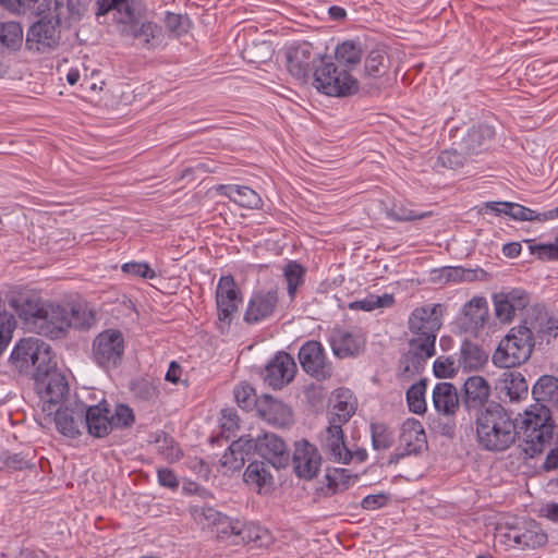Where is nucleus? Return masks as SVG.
Instances as JSON below:
<instances>
[{
	"instance_id": "e2e57ef3",
	"label": "nucleus",
	"mask_w": 558,
	"mask_h": 558,
	"mask_svg": "<svg viewBox=\"0 0 558 558\" xmlns=\"http://www.w3.org/2000/svg\"><path fill=\"white\" fill-rule=\"evenodd\" d=\"M463 163L464 157L462 153H459L454 149L444 150L437 158V166L445 169L456 170L462 167Z\"/></svg>"
},
{
	"instance_id": "ddd939ff",
	"label": "nucleus",
	"mask_w": 558,
	"mask_h": 558,
	"mask_svg": "<svg viewBox=\"0 0 558 558\" xmlns=\"http://www.w3.org/2000/svg\"><path fill=\"white\" fill-rule=\"evenodd\" d=\"M253 452H257L266 463L275 469H284L290 462V452L286 442L272 433H265L256 439L251 437Z\"/></svg>"
},
{
	"instance_id": "423d86ee",
	"label": "nucleus",
	"mask_w": 558,
	"mask_h": 558,
	"mask_svg": "<svg viewBox=\"0 0 558 558\" xmlns=\"http://www.w3.org/2000/svg\"><path fill=\"white\" fill-rule=\"evenodd\" d=\"M60 9H53L34 23L26 36V47L37 52H48L59 46L60 32Z\"/></svg>"
},
{
	"instance_id": "6e6d98bb",
	"label": "nucleus",
	"mask_w": 558,
	"mask_h": 558,
	"mask_svg": "<svg viewBox=\"0 0 558 558\" xmlns=\"http://www.w3.org/2000/svg\"><path fill=\"white\" fill-rule=\"evenodd\" d=\"M386 215L388 218H390L395 221L405 222V221L423 219V218L429 216L430 213L429 211L417 213L411 208H408L407 206H404L402 204H399V205L393 204V206L391 208L387 209Z\"/></svg>"
},
{
	"instance_id": "1a4fd4ad",
	"label": "nucleus",
	"mask_w": 558,
	"mask_h": 558,
	"mask_svg": "<svg viewBox=\"0 0 558 558\" xmlns=\"http://www.w3.org/2000/svg\"><path fill=\"white\" fill-rule=\"evenodd\" d=\"M35 389L43 401V411L52 414L54 407L69 393V384L64 375L54 368L35 376Z\"/></svg>"
},
{
	"instance_id": "37998d69",
	"label": "nucleus",
	"mask_w": 558,
	"mask_h": 558,
	"mask_svg": "<svg viewBox=\"0 0 558 558\" xmlns=\"http://www.w3.org/2000/svg\"><path fill=\"white\" fill-rule=\"evenodd\" d=\"M425 391V379L418 380L407 390V401L411 412L415 414H423L426 412Z\"/></svg>"
},
{
	"instance_id": "393cba45",
	"label": "nucleus",
	"mask_w": 558,
	"mask_h": 558,
	"mask_svg": "<svg viewBox=\"0 0 558 558\" xmlns=\"http://www.w3.org/2000/svg\"><path fill=\"white\" fill-rule=\"evenodd\" d=\"M435 354V344L422 342L420 339L409 340V351L400 359L403 375H414L423 371L426 361Z\"/></svg>"
},
{
	"instance_id": "b1692460",
	"label": "nucleus",
	"mask_w": 558,
	"mask_h": 558,
	"mask_svg": "<svg viewBox=\"0 0 558 558\" xmlns=\"http://www.w3.org/2000/svg\"><path fill=\"white\" fill-rule=\"evenodd\" d=\"M110 415V404L106 400L95 405L84 403V425L88 434L94 437L102 438L113 430Z\"/></svg>"
},
{
	"instance_id": "5701e85b",
	"label": "nucleus",
	"mask_w": 558,
	"mask_h": 558,
	"mask_svg": "<svg viewBox=\"0 0 558 558\" xmlns=\"http://www.w3.org/2000/svg\"><path fill=\"white\" fill-rule=\"evenodd\" d=\"M278 300L277 290L255 292L247 303L244 322L253 325L269 318L277 307Z\"/></svg>"
},
{
	"instance_id": "39448f33",
	"label": "nucleus",
	"mask_w": 558,
	"mask_h": 558,
	"mask_svg": "<svg viewBox=\"0 0 558 558\" xmlns=\"http://www.w3.org/2000/svg\"><path fill=\"white\" fill-rule=\"evenodd\" d=\"M534 345L527 325L520 324L501 339L493 354V363L500 368L520 366L531 357Z\"/></svg>"
},
{
	"instance_id": "603ef678",
	"label": "nucleus",
	"mask_w": 558,
	"mask_h": 558,
	"mask_svg": "<svg viewBox=\"0 0 558 558\" xmlns=\"http://www.w3.org/2000/svg\"><path fill=\"white\" fill-rule=\"evenodd\" d=\"M134 396L146 402H154L159 397V389L153 380L141 378L132 383L131 386Z\"/></svg>"
},
{
	"instance_id": "f3484780",
	"label": "nucleus",
	"mask_w": 558,
	"mask_h": 558,
	"mask_svg": "<svg viewBox=\"0 0 558 558\" xmlns=\"http://www.w3.org/2000/svg\"><path fill=\"white\" fill-rule=\"evenodd\" d=\"M322 454L316 446L305 439L295 442L292 462L300 478H314L322 466Z\"/></svg>"
},
{
	"instance_id": "a18cd8bd",
	"label": "nucleus",
	"mask_w": 558,
	"mask_h": 558,
	"mask_svg": "<svg viewBox=\"0 0 558 558\" xmlns=\"http://www.w3.org/2000/svg\"><path fill=\"white\" fill-rule=\"evenodd\" d=\"M116 10L118 12L117 22L122 23V20L130 19L132 4L128 0H98L97 1V15H105L109 11Z\"/></svg>"
},
{
	"instance_id": "7c9ffc66",
	"label": "nucleus",
	"mask_w": 558,
	"mask_h": 558,
	"mask_svg": "<svg viewBox=\"0 0 558 558\" xmlns=\"http://www.w3.org/2000/svg\"><path fill=\"white\" fill-rule=\"evenodd\" d=\"M435 410L444 415H454L459 409L460 398L457 388L451 383H438L433 389Z\"/></svg>"
},
{
	"instance_id": "aec40b11",
	"label": "nucleus",
	"mask_w": 558,
	"mask_h": 558,
	"mask_svg": "<svg viewBox=\"0 0 558 558\" xmlns=\"http://www.w3.org/2000/svg\"><path fill=\"white\" fill-rule=\"evenodd\" d=\"M8 303L27 328L33 319L40 314L46 302L31 291L14 289L8 296Z\"/></svg>"
},
{
	"instance_id": "de8ad7c7",
	"label": "nucleus",
	"mask_w": 558,
	"mask_h": 558,
	"mask_svg": "<svg viewBox=\"0 0 558 558\" xmlns=\"http://www.w3.org/2000/svg\"><path fill=\"white\" fill-rule=\"evenodd\" d=\"M325 477L327 481L325 495L331 496L348 488L351 475L345 469H333L328 470Z\"/></svg>"
},
{
	"instance_id": "f8f14e48",
	"label": "nucleus",
	"mask_w": 558,
	"mask_h": 558,
	"mask_svg": "<svg viewBox=\"0 0 558 558\" xmlns=\"http://www.w3.org/2000/svg\"><path fill=\"white\" fill-rule=\"evenodd\" d=\"M427 446L426 434L422 423L416 418H408L401 425L399 446L389 456L388 464H397L410 454H416Z\"/></svg>"
},
{
	"instance_id": "6e6552de",
	"label": "nucleus",
	"mask_w": 558,
	"mask_h": 558,
	"mask_svg": "<svg viewBox=\"0 0 558 558\" xmlns=\"http://www.w3.org/2000/svg\"><path fill=\"white\" fill-rule=\"evenodd\" d=\"M445 308L441 304H426L413 310L408 319V328L422 342L435 344L441 328Z\"/></svg>"
},
{
	"instance_id": "0eeeda50",
	"label": "nucleus",
	"mask_w": 558,
	"mask_h": 558,
	"mask_svg": "<svg viewBox=\"0 0 558 558\" xmlns=\"http://www.w3.org/2000/svg\"><path fill=\"white\" fill-rule=\"evenodd\" d=\"M125 341L118 329H106L93 341V359L104 369L117 368L123 360Z\"/></svg>"
},
{
	"instance_id": "cd10ccee",
	"label": "nucleus",
	"mask_w": 558,
	"mask_h": 558,
	"mask_svg": "<svg viewBox=\"0 0 558 558\" xmlns=\"http://www.w3.org/2000/svg\"><path fill=\"white\" fill-rule=\"evenodd\" d=\"M522 325H527L534 342L541 339L548 343L550 338H556L558 335V320L549 316L546 311H538L534 317L525 318Z\"/></svg>"
},
{
	"instance_id": "6ab92c4d",
	"label": "nucleus",
	"mask_w": 558,
	"mask_h": 558,
	"mask_svg": "<svg viewBox=\"0 0 558 558\" xmlns=\"http://www.w3.org/2000/svg\"><path fill=\"white\" fill-rule=\"evenodd\" d=\"M318 439L322 450L329 460L343 464L350 462V449L345 446L342 426L329 423V425L320 432Z\"/></svg>"
},
{
	"instance_id": "4d7b16f0",
	"label": "nucleus",
	"mask_w": 558,
	"mask_h": 558,
	"mask_svg": "<svg viewBox=\"0 0 558 558\" xmlns=\"http://www.w3.org/2000/svg\"><path fill=\"white\" fill-rule=\"evenodd\" d=\"M433 368L436 377L451 378L461 367L458 366V359L441 355L435 360Z\"/></svg>"
},
{
	"instance_id": "2f4dec72",
	"label": "nucleus",
	"mask_w": 558,
	"mask_h": 558,
	"mask_svg": "<svg viewBox=\"0 0 558 558\" xmlns=\"http://www.w3.org/2000/svg\"><path fill=\"white\" fill-rule=\"evenodd\" d=\"M257 410L264 420L274 425L286 426L293 421L291 409L270 396L264 397V400L258 403Z\"/></svg>"
},
{
	"instance_id": "e433bc0d",
	"label": "nucleus",
	"mask_w": 558,
	"mask_h": 558,
	"mask_svg": "<svg viewBox=\"0 0 558 558\" xmlns=\"http://www.w3.org/2000/svg\"><path fill=\"white\" fill-rule=\"evenodd\" d=\"M532 395L535 403H547L555 408L558 402V378L551 375L541 376L533 386Z\"/></svg>"
},
{
	"instance_id": "412c9836",
	"label": "nucleus",
	"mask_w": 558,
	"mask_h": 558,
	"mask_svg": "<svg viewBox=\"0 0 558 558\" xmlns=\"http://www.w3.org/2000/svg\"><path fill=\"white\" fill-rule=\"evenodd\" d=\"M296 372L294 359L286 352H278L266 366L265 381L274 389H280L293 380Z\"/></svg>"
},
{
	"instance_id": "9d476101",
	"label": "nucleus",
	"mask_w": 558,
	"mask_h": 558,
	"mask_svg": "<svg viewBox=\"0 0 558 558\" xmlns=\"http://www.w3.org/2000/svg\"><path fill=\"white\" fill-rule=\"evenodd\" d=\"M71 326L70 314L61 305L45 303L28 330L51 339L61 338Z\"/></svg>"
},
{
	"instance_id": "58836bf2",
	"label": "nucleus",
	"mask_w": 558,
	"mask_h": 558,
	"mask_svg": "<svg viewBox=\"0 0 558 558\" xmlns=\"http://www.w3.org/2000/svg\"><path fill=\"white\" fill-rule=\"evenodd\" d=\"M494 134V130L488 125L473 126L463 137L461 148L468 155L477 154L486 142L493 140Z\"/></svg>"
},
{
	"instance_id": "473e14b6",
	"label": "nucleus",
	"mask_w": 558,
	"mask_h": 558,
	"mask_svg": "<svg viewBox=\"0 0 558 558\" xmlns=\"http://www.w3.org/2000/svg\"><path fill=\"white\" fill-rule=\"evenodd\" d=\"M0 4L13 13L37 16L62 7L58 0H0Z\"/></svg>"
},
{
	"instance_id": "c756f323",
	"label": "nucleus",
	"mask_w": 558,
	"mask_h": 558,
	"mask_svg": "<svg viewBox=\"0 0 558 558\" xmlns=\"http://www.w3.org/2000/svg\"><path fill=\"white\" fill-rule=\"evenodd\" d=\"M252 453L251 436H241L239 439L231 442L228 450L221 457L220 462L228 471L234 472L244 465L245 460L248 459Z\"/></svg>"
},
{
	"instance_id": "680f3d73",
	"label": "nucleus",
	"mask_w": 558,
	"mask_h": 558,
	"mask_svg": "<svg viewBox=\"0 0 558 558\" xmlns=\"http://www.w3.org/2000/svg\"><path fill=\"white\" fill-rule=\"evenodd\" d=\"M233 393L238 405L244 410L250 409L256 402L254 389L248 384L236 385Z\"/></svg>"
},
{
	"instance_id": "09e8293b",
	"label": "nucleus",
	"mask_w": 558,
	"mask_h": 558,
	"mask_svg": "<svg viewBox=\"0 0 558 558\" xmlns=\"http://www.w3.org/2000/svg\"><path fill=\"white\" fill-rule=\"evenodd\" d=\"M165 27L171 37L179 38L189 32L191 20L187 15L167 12Z\"/></svg>"
},
{
	"instance_id": "5fc2aeb1",
	"label": "nucleus",
	"mask_w": 558,
	"mask_h": 558,
	"mask_svg": "<svg viewBox=\"0 0 558 558\" xmlns=\"http://www.w3.org/2000/svg\"><path fill=\"white\" fill-rule=\"evenodd\" d=\"M531 254L536 255L542 260L558 259V239L553 243H535L534 240H526Z\"/></svg>"
},
{
	"instance_id": "f704fd0d",
	"label": "nucleus",
	"mask_w": 558,
	"mask_h": 558,
	"mask_svg": "<svg viewBox=\"0 0 558 558\" xmlns=\"http://www.w3.org/2000/svg\"><path fill=\"white\" fill-rule=\"evenodd\" d=\"M509 542L520 546L521 548L535 549L547 543V534L544 533L536 524L521 530H511L506 534Z\"/></svg>"
},
{
	"instance_id": "a19ab883",
	"label": "nucleus",
	"mask_w": 558,
	"mask_h": 558,
	"mask_svg": "<svg viewBox=\"0 0 558 558\" xmlns=\"http://www.w3.org/2000/svg\"><path fill=\"white\" fill-rule=\"evenodd\" d=\"M217 537L226 539L230 535L240 536L242 541L246 538L251 539L252 535L247 531L245 523L240 520H232L227 515L222 514L219 522L215 525Z\"/></svg>"
},
{
	"instance_id": "0e129e2a",
	"label": "nucleus",
	"mask_w": 558,
	"mask_h": 558,
	"mask_svg": "<svg viewBox=\"0 0 558 558\" xmlns=\"http://www.w3.org/2000/svg\"><path fill=\"white\" fill-rule=\"evenodd\" d=\"M478 270L466 269L463 267H448L444 269V276L447 281L461 282L473 281L477 279Z\"/></svg>"
},
{
	"instance_id": "c03bdc74",
	"label": "nucleus",
	"mask_w": 558,
	"mask_h": 558,
	"mask_svg": "<svg viewBox=\"0 0 558 558\" xmlns=\"http://www.w3.org/2000/svg\"><path fill=\"white\" fill-rule=\"evenodd\" d=\"M23 40V29L16 22L0 24V46L16 49Z\"/></svg>"
},
{
	"instance_id": "7ed1b4c3",
	"label": "nucleus",
	"mask_w": 558,
	"mask_h": 558,
	"mask_svg": "<svg viewBox=\"0 0 558 558\" xmlns=\"http://www.w3.org/2000/svg\"><path fill=\"white\" fill-rule=\"evenodd\" d=\"M10 361L20 373L31 374L34 378L57 366L50 345L35 337L17 341L11 352Z\"/></svg>"
},
{
	"instance_id": "864d4df0",
	"label": "nucleus",
	"mask_w": 558,
	"mask_h": 558,
	"mask_svg": "<svg viewBox=\"0 0 558 558\" xmlns=\"http://www.w3.org/2000/svg\"><path fill=\"white\" fill-rule=\"evenodd\" d=\"M112 429L114 428H129L135 422L133 410L124 403L117 404L114 411L110 415Z\"/></svg>"
},
{
	"instance_id": "c85d7f7f",
	"label": "nucleus",
	"mask_w": 558,
	"mask_h": 558,
	"mask_svg": "<svg viewBox=\"0 0 558 558\" xmlns=\"http://www.w3.org/2000/svg\"><path fill=\"white\" fill-rule=\"evenodd\" d=\"M488 318V305L485 298L474 296L464 306L461 324L465 331H476Z\"/></svg>"
},
{
	"instance_id": "4468645a",
	"label": "nucleus",
	"mask_w": 558,
	"mask_h": 558,
	"mask_svg": "<svg viewBox=\"0 0 558 558\" xmlns=\"http://www.w3.org/2000/svg\"><path fill=\"white\" fill-rule=\"evenodd\" d=\"M242 303V293L232 275L222 276L216 289L218 319L230 325L233 315Z\"/></svg>"
},
{
	"instance_id": "8fccbe9b",
	"label": "nucleus",
	"mask_w": 558,
	"mask_h": 558,
	"mask_svg": "<svg viewBox=\"0 0 558 558\" xmlns=\"http://www.w3.org/2000/svg\"><path fill=\"white\" fill-rule=\"evenodd\" d=\"M372 444L375 450H388L393 445V434L383 423L371 424Z\"/></svg>"
},
{
	"instance_id": "2eb2a0df",
	"label": "nucleus",
	"mask_w": 558,
	"mask_h": 558,
	"mask_svg": "<svg viewBox=\"0 0 558 558\" xmlns=\"http://www.w3.org/2000/svg\"><path fill=\"white\" fill-rule=\"evenodd\" d=\"M121 34L138 39L142 47L151 50L157 47L162 35V28L154 22L144 21L134 11H131L130 19L122 20Z\"/></svg>"
},
{
	"instance_id": "20e7f679",
	"label": "nucleus",
	"mask_w": 558,
	"mask_h": 558,
	"mask_svg": "<svg viewBox=\"0 0 558 558\" xmlns=\"http://www.w3.org/2000/svg\"><path fill=\"white\" fill-rule=\"evenodd\" d=\"M314 87L331 97H348L359 92V81L350 71L336 64L330 57H323L313 73Z\"/></svg>"
},
{
	"instance_id": "f03ea898",
	"label": "nucleus",
	"mask_w": 558,
	"mask_h": 558,
	"mask_svg": "<svg viewBox=\"0 0 558 558\" xmlns=\"http://www.w3.org/2000/svg\"><path fill=\"white\" fill-rule=\"evenodd\" d=\"M555 424L547 404L534 403L518 424L519 448L527 458L541 453L553 439Z\"/></svg>"
},
{
	"instance_id": "49530a36",
	"label": "nucleus",
	"mask_w": 558,
	"mask_h": 558,
	"mask_svg": "<svg viewBox=\"0 0 558 558\" xmlns=\"http://www.w3.org/2000/svg\"><path fill=\"white\" fill-rule=\"evenodd\" d=\"M190 513L193 520L202 525L203 529L206 527H215V525L219 522L222 513L216 510L213 507L207 506H192L190 508Z\"/></svg>"
},
{
	"instance_id": "4be33fe9",
	"label": "nucleus",
	"mask_w": 558,
	"mask_h": 558,
	"mask_svg": "<svg viewBox=\"0 0 558 558\" xmlns=\"http://www.w3.org/2000/svg\"><path fill=\"white\" fill-rule=\"evenodd\" d=\"M490 396V386L482 376L469 377L462 387L461 403L466 411H484Z\"/></svg>"
},
{
	"instance_id": "c9c22d12",
	"label": "nucleus",
	"mask_w": 558,
	"mask_h": 558,
	"mask_svg": "<svg viewBox=\"0 0 558 558\" xmlns=\"http://www.w3.org/2000/svg\"><path fill=\"white\" fill-rule=\"evenodd\" d=\"M267 464L265 461H253L243 474L244 482L254 485L258 493L269 490L274 484V477L267 469Z\"/></svg>"
},
{
	"instance_id": "774afa93",
	"label": "nucleus",
	"mask_w": 558,
	"mask_h": 558,
	"mask_svg": "<svg viewBox=\"0 0 558 558\" xmlns=\"http://www.w3.org/2000/svg\"><path fill=\"white\" fill-rule=\"evenodd\" d=\"M389 497L384 494L368 495L361 501V507L365 510H376L387 505Z\"/></svg>"
},
{
	"instance_id": "a878e982",
	"label": "nucleus",
	"mask_w": 558,
	"mask_h": 558,
	"mask_svg": "<svg viewBox=\"0 0 558 558\" xmlns=\"http://www.w3.org/2000/svg\"><path fill=\"white\" fill-rule=\"evenodd\" d=\"M329 344L337 357H353L364 351L365 338L357 332L335 329L329 337Z\"/></svg>"
},
{
	"instance_id": "052dcab7",
	"label": "nucleus",
	"mask_w": 558,
	"mask_h": 558,
	"mask_svg": "<svg viewBox=\"0 0 558 558\" xmlns=\"http://www.w3.org/2000/svg\"><path fill=\"white\" fill-rule=\"evenodd\" d=\"M508 209V215L514 220L519 221H539V213H536L535 210L527 208L523 205L517 204V203H506L504 205Z\"/></svg>"
},
{
	"instance_id": "a211bd4d",
	"label": "nucleus",
	"mask_w": 558,
	"mask_h": 558,
	"mask_svg": "<svg viewBox=\"0 0 558 558\" xmlns=\"http://www.w3.org/2000/svg\"><path fill=\"white\" fill-rule=\"evenodd\" d=\"M54 412V423L59 433L70 438L81 435L84 425V402L75 400L65 405H60Z\"/></svg>"
},
{
	"instance_id": "3c124183",
	"label": "nucleus",
	"mask_w": 558,
	"mask_h": 558,
	"mask_svg": "<svg viewBox=\"0 0 558 558\" xmlns=\"http://www.w3.org/2000/svg\"><path fill=\"white\" fill-rule=\"evenodd\" d=\"M283 274L288 283V293L293 299L298 288L303 284L305 269L296 262H289L284 266Z\"/></svg>"
},
{
	"instance_id": "dca6fc26",
	"label": "nucleus",
	"mask_w": 558,
	"mask_h": 558,
	"mask_svg": "<svg viewBox=\"0 0 558 558\" xmlns=\"http://www.w3.org/2000/svg\"><path fill=\"white\" fill-rule=\"evenodd\" d=\"M322 58L319 53L314 52L311 44L302 43L287 51V69L293 77L305 83L310 73L318 66L316 62Z\"/></svg>"
},
{
	"instance_id": "9b49d317",
	"label": "nucleus",
	"mask_w": 558,
	"mask_h": 558,
	"mask_svg": "<svg viewBox=\"0 0 558 558\" xmlns=\"http://www.w3.org/2000/svg\"><path fill=\"white\" fill-rule=\"evenodd\" d=\"M298 357L303 371L316 380L329 379L333 374L332 364L319 341L308 340L303 343Z\"/></svg>"
},
{
	"instance_id": "338daca9",
	"label": "nucleus",
	"mask_w": 558,
	"mask_h": 558,
	"mask_svg": "<svg viewBox=\"0 0 558 558\" xmlns=\"http://www.w3.org/2000/svg\"><path fill=\"white\" fill-rule=\"evenodd\" d=\"M33 459L34 458L27 459V456L24 453H13L5 459V464L10 469L22 471L24 469L35 468Z\"/></svg>"
},
{
	"instance_id": "f257e3e1",
	"label": "nucleus",
	"mask_w": 558,
	"mask_h": 558,
	"mask_svg": "<svg viewBox=\"0 0 558 558\" xmlns=\"http://www.w3.org/2000/svg\"><path fill=\"white\" fill-rule=\"evenodd\" d=\"M476 437L478 444L489 451H504L517 439L518 424L506 409L496 402H490L475 417Z\"/></svg>"
},
{
	"instance_id": "13d9d810",
	"label": "nucleus",
	"mask_w": 558,
	"mask_h": 558,
	"mask_svg": "<svg viewBox=\"0 0 558 558\" xmlns=\"http://www.w3.org/2000/svg\"><path fill=\"white\" fill-rule=\"evenodd\" d=\"M355 412V407L352 402L338 400L333 404V410L329 416V423H335L339 426L345 424Z\"/></svg>"
},
{
	"instance_id": "72a5a7b5",
	"label": "nucleus",
	"mask_w": 558,
	"mask_h": 558,
	"mask_svg": "<svg viewBox=\"0 0 558 558\" xmlns=\"http://www.w3.org/2000/svg\"><path fill=\"white\" fill-rule=\"evenodd\" d=\"M488 361L487 352L478 344L469 340L462 342L458 356V366L463 371H476Z\"/></svg>"
},
{
	"instance_id": "69168bd1",
	"label": "nucleus",
	"mask_w": 558,
	"mask_h": 558,
	"mask_svg": "<svg viewBox=\"0 0 558 558\" xmlns=\"http://www.w3.org/2000/svg\"><path fill=\"white\" fill-rule=\"evenodd\" d=\"M122 270L125 274H130L145 279H153L156 277L155 270L151 269L149 265L146 263H125L122 265Z\"/></svg>"
},
{
	"instance_id": "bf43d9fd",
	"label": "nucleus",
	"mask_w": 558,
	"mask_h": 558,
	"mask_svg": "<svg viewBox=\"0 0 558 558\" xmlns=\"http://www.w3.org/2000/svg\"><path fill=\"white\" fill-rule=\"evenodd\" d=\"M495 313L498 319L509 323L515 315L517 310L514 305L508 300L505 293H499L494 296Z\"/></svg>"
},
{
	"instance_id": "4c0bfd02",
	"label": "nucleus",
	"mask_w": 558,
	"mask_h": 558,
	"mask_svg": "<svg viewBox=\"0 0 558 558\" xmlns=\"http://www.w3.org/2000/svg\"><path fill=\"white\" fill-rule=\"evenodd\" d=\"M363 57V49L360 43L345 40L339 44L335 50L336 64L350 71L356 66Z\"/></svg>"
},
{
	"instance_id": "79ce46f5",
	"label": "nucleus",
	"mask_w": 558,
	"mask_h": 558,
	"mask_svg": "<svg viewBox=\"0 0 558 558\" xmlns=\"http://www.w3.org/2000/svg\"><path fill=\"white\" fill-rule=\"evenodd\" d=\"M389 58L383 50H372L365 59V76L380 78L387 71Z\"/></svg>"
},
{
	"instance_id": "ea45409f",
	"label": "nucleus",
	"mask_w": 558,
	"mask_h": 558,
	"mask_svg": "<svg viewBox=\"0 0 558 558\" xmlns=\"http://www.w3.org/2000/svg\"><path fill=\"white\" fill-rule=\"evenodd\" d=\"M501 384V390L506 392L510 401L520 400L523 396L527 395V383L519 372L510 371L504 373Z\"/></svg>"
},
{
	"instance_id": "bb28decb",
	"label": "nucleus",
	"mask_w": 558,
	"mask_h": 558,
	"mask_svg": "<svg viewBox=\"0 0 558 558\" xmlns=\"http://www.w3.org/2000/svg\"><path fill=\"white\" fill-rule=\"evenodd\" d=\"M219 195L228 197L233 203L248 209H258L263 205L260 196L245 185L220 184L216 187Z\"/></svg>"
}]
</instances>
